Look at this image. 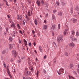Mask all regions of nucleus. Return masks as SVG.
<instances>
[{
  "instance_id": "1",
  "label": "nucleus",
  "mask_w": 79,
  "mask_h": 79,
  "mask_svg": "<svg viewBox=\"0 0 79 79\" xmlns=\"http://www.w3.org/2000/svg\"><path fill=\"white\" fill-rule=\"evenodd\" d=\"M63 71H64V69L63 68H61V69H60L58 71H57L59 75H60L61 74H62L63 73Z\"/></svg>"
},
{
  "instance_id": "2",
  "label": "nucleus",
  "mask_w": 79,
  "mask_h": 79,
  "mask_svg": "<svg viewBox=\"0 0 79 79\" xmlns=\"http://www.w3.org/2000/svg\"><path fill=\"white\" fill-rule=\"evenodd\" d=\"M57 41L58 42H63V37H59L57 38Z\"/></svg>"
},
{
  "instance_id": "3",
  "label": "nucleus",
  "mask_w": 79,
  "mask_h": 79,
  "mask_svg": "<svg viewBox=\"0 0 79 79\" xmlns=\"http://www.w3.org/2000/svg\"><path fill=\"white\" fill-rule=\"evenodd\" d=\"M12 55L14 56V57H16L17 55V54L16 53V51L15 50H13L12 51Z\"/></svg>"
},
{
  "instance_id": "4",
  "label": "nucleus",
  "mask_w": 79,
  "mask_h": 79,
  "mask_svg": "<svg viewBox=\"0 0 79 79\" xmlns=\"http://www.w3.org/2000/svg\"><path fill=\"white\" fill-rule=\"evenodd\" d=\"M68 32H69V31H68V28L65 29L64 32V35H65L66 34H68Z\"/></svg>"
},
{
  "instance_id": "5",
  "label": "nucleus",
  "mask_w": 79,
  "mask_h": 79,
  "mask_svg": "<svg viewBox=\"0 0 79 79\" xmlns=\"http://www.w3.org/2000/svg\"><path fill=\"white\" fill-rule=\"evenodd\" d=\"M56 25L55 24H53L52 25L51 27V29L52 30H55L56 29Z\"/></svg>"
},
{
  "instance_id": "6",
  "label": "nucleus",
  "mask_w": 79,
  "mask_h": 79,
  "mask_svg": "<svg viewBox=\"0 0 79 79\" xmlns=\"http://www.w3.org/2000/svg\"><path fill=\"white\" fill-rule=\"evenodd\" d=\"M17 32H16L15 31H13L12 33H11L10 34L13 37H15V35H16V34Z\"/></svg>"
},
{
  "instance_id": "7",
  "label": "nucleus",
  "mask_w": 79,
  "mask_h": 79,
  "mask_svg": "<svg viewBox=\"0 0 79 79\" xmlns=\"http://www.w3.org/2000/svg\"><path fill=\"white\" fill-rule=\"evenodd\" d=\"M7 73L9 75V76L10 77V78H11V74H10V70H9V69H8V67H7Z\"/></svg>"
},
{
  "instance_id": "8",
  "label": "nucleus",
  "mask_w": 79,
  "mask_h": 79,
  "mask_svg": "<svg viewBox=\"0 0 79 79\" xmlns=\"http://www.w3.org/2000/svg\"><path fill=\"white\" fill-rule=\"evenodd\" d=\"M72 21L73 23H75L77 22V19H76L73 18L72 19Z\"/></svg>"
},
{
  "instance_id": "9",
  "label": "nucleus",
  "mask_w": 79,
  "mask_h": 79,
  "mask_svg": "<svg viewBox=\"0 0 79 79\" xmlns=\"http://www.w3.org/2000/svg\"><path fill=\"white\" fill-rule=\"evenodd\" d=\"M69 45L71 46V47H74L75 45L73 43H71L69 44Z\"/></svg>"
},
{
  "instance_id": "10",
  "label": "nucleus",
  "mask_w": 79,
  "mask_h": 79,
  "mask_svg": "<svg viewBox=\"0 0 79 79\" xmlns=\"http://www.w3.org/2000/svg\"><path fill=\"white\" fill-rule=\"evenodd\" d=\"M17 19L18 20H21L22 19V15H18Z\"/></svg>"
},
{
  "instance_id": "11",
  "label": "nucleus",
  "mask_w": 79,
  "mask_h": 79,
  "mask_svg": "<svg viewBox=\"0 0 79 79\" xmlns=\"http://www.w3.org/2000/svg\"><path fill=\"white\" fill-rule=\"evenodd\" d=\"M12 27H13L14 29H15V28L16 27V26H15V23H12L10 28H11Z\"/></svg>"
},
{
  "instance_id": "12",
  "label": "nucleus",
  "mask_w": 79,
  "mask_h": 79,
  "mask_svg": "<svg viewBox=\"0 0 79 79\" xmlns=\"http://www.w3.org/2000/svg\"><path fill=\"white\" fill-rule=\"evenodd\" d=\"M47 27H48L47 25H44L43 27V28L44 29H47Z\"/></svg>"
},
{
  "instance_id": "13",
  "label": "nucleus",
  "mask_w": 79,
  "mask_h": 79,
  "mask_svg": "<svg viewBox=\"0 0 79 79\" xmlns=\"http://www.w3.org/2000/svg\"><path fill=\"white\" fill-rule=\"evenodd\" d=\"M52 18L53 20H56V18H55V16L53 14H52Z\"/></svg>"
},
{
  "instance_id": "14",
  "label": "nucleus",
  "mask_w": 79,
  "mask_h": 79,
  "mask_svg": "<svg viewBox=\"0 0 79 79\" xmlns=\"http://www.w3.org/2000/svg\"><path fill=\"white\" fill-rule=\"evenodd\" d=\"M73 36H72L70 37L71 40H72L73 41H75V40H77V39H76V38H73Z\"/></svg>"
},
{
  "instance_id": "15",
  "label": "nucleus",
  "mask_w": 79,
  "mask_h": 79,
  "mask_svg": "<svg viewBox=\"0 0 79 79\" xmlns=\"http://www.w3.org/2000/svg\"><path fill=\"white\" fill-rule=\"evenodd\" d=\"M36 3H37L38 6H40V2L39 0H37V1Z\"/></svg>"
},
{
  "instance_id": "16",
  "label": "nucleus",
  "mask_w": 79,
  "mask_h": 79,
  "mask_svg": "<svg viewBox=\"0 0 79 79\" xmlns=\"http://www.w3.org/2000/svg\"><path fill=\"white\" fill-rule=\"evenodd\" d=\"M71 33L72 34V36L74 37V34H75L74 31V30H72L71 31Z\"/></svg>"
},
{
  "instance_id": "17",
  "label": "nucleus",
  "mask_w": 79,
  "mask_h": 79,
  "mask_svg": "<svg viewBox=\"0 0 79 79\" xmlns=\"http://www.w3.org/2000/svg\"><path fill=\"white\" fill-rule=\"evenodd\" d=\"M30 60V59H28V63H29V68H31V67H32V65L31 64V63L29 62V60Z\"/></svg>"
},
{
  "instance_id": "18",
  "label": "nucleus",
  "mask_w": 79,
  "mask_h": 79,
  "mask_svg": "<svg viewBox=\"0 0 79 79\" xmlns=\"http://www.w3.org/2000/svg\"><path fill=\"white\" fill-rule=\"evenodd\" d=\"M34 23L35 25H37L38 23L37 21V19H35L34 20Z\"/></svg>"
},
{
  "instance_id": "19",
  "label": "nucleus",
  "mask_w": 79,
  "mask_h": 79,
  "mask_svg": "<svg viewBox=\"0 0 79 79\" xmlns=\"http://www.w3.org/2000/svg\"><path fill=\"white\" fill-rule=\"evenodd\" d=\"M9 49H10V50H11V49L13 48V46L11 44H10L9 45Z\"/></svg>"
},
{
  "instance_id": "20",
  "label": "nucleus",
  "mask_w": 79,
  "mask_h": 79,
  "mask_svg": "<svg viewBox=\"0 0 79 79\" xmlns=\"http://www.w3.org/2000/svg\"><path fill=\"white\" fill-rule=\"evenodd\" d=\"M24 44L25 45V46H26L27 45V41L25 39H24Z\"/></svg>"
},
{
  "instance_id": "21",
  "label": "nucleus",
  "mask_w": 79,
  "mask_h": 79,
  "mask_svg": "<svg viewBox=\"0 0 79 79\" xmlns=\"http://www.w3.org/2000/svg\"><path fill=\"white\" fill-rule=\"evenodd\" d=\"M69 79H75L72 76H70L69 75Z\"/></svg>"
},
{
  "instance_id": "22",
  "label": "nucleus",
  "mask_w": 79,
  "mask_h": 79,
  "mask_svg": "<svg viewBox=\"0 0 79 79\" xmlns=\"http://www.w3.org/2000/svg\"><path fill=\"white\" fill-rule=\"evenodd\" d=\"M76 35L77 37H79V32L78 31H77L76 33Z\"/></svg>"
},
{
  "instance_id": "23",
  "label": "nucleus",
  "mask_w": 79,
  "mask_h": 79,
  "mask_svg": "<svg viewBox=\"0 0 79 79\" xmlns=\"http://www.w3.org/2000/svg\"><path fill=\"white\" fill-rule=\"evenodd\" d=\"M39 48L40 52H42V47H41V46H39Z\"/></svg>"
},
{
  "instance_id": "24",
  "label": "nucleus",
  "mask_w": 79,
  "mask_h": 79,
  "mask_svg": "<svg viewBox=\"0 0 79 79\" xmlns=\"http://www.w3.org/2000/svg\"><path fill=\"white\" fill-rule=\"evenodd\" d=\"M76 11H79V7L78 6H77L76 8L75 9Z\"/></svg>"
},
{
  "instance_id": "25",
  "label": "nucleus",
  "mask_w": 79,
  "mask_h": 79,
  "mask_svg": "<svg viewBox=\"0 0 79 79\" xmlns=\"http://www.w3.org/2000/svg\"><path fill=\"white\" fill-rule=\"evenodd\" d=\"M6 3V5L7 6H8V2L6 0H3Z\"/></svg>"
},
{
  "instance_id": "26",
  "label": "nucleus",
  "mask_w": 79,
  "mask_h": 79,
  "mask_svg": "<svg viewBox=\"0 0 79 79\" xmlns=\"http://www.w3.org/2000/svg\"><path fill=\"white\" fill-rule=\"evenodd\" d=\"M9 39L10 42H12V40H13V38H12V37H10L9 38Z\"/></svg>"
},
{
  "instance_id": "27",
  "label": "nucleus",
  "mask_w": 79,
  "mask_h": 79,
  "mask_svg": "<svg viewBox=\"0 0 79 79\" xmlns=\"http://www.w3.org/2000/svg\"><path fill=\"white\" fill-rule=\"evenodd\" d=\"M58 15L59 16H62V12H60L58 13Z\"/></svg>"
},
{
  "instance_id": "28",
  "label": "nucleus",
  "mask_w": 79,
  "mask_h": 79,
  "mask_svg": "<svg viewBox=\"0 0 79 79\" xmlns=\"http://www.w3.org/2000/svg\"><path fill=\"white\" fill-rule=\"evenodd\" d=\"M27 2L28 4H29V3H31V1L30 0H27Z\"/></svg>"
},
{
  "instance_id": "29",
  "label": "nucleus",
  "mask_w": 79,
  "mask_h": 79,
  "mask_svg": "<svg viewBox=\"0 0 79 79\" xmlns=\"http://www.w3.org/2000/svg\"><path fill=\"white\" fill-rule=\"evenodd\" d=\"M65 55L66 56H68V53L67 52H65Z\"/></svg>"
},
{
  "instance_id": "30",
  "label": "nucleus",
  "mask_w": 79,
  "mask_h": 79,
  "mask_svg": "<svg viewBox=\"0 0 79 79\" xmlns=\"http://www.w3.org/2000/svg\"><path fill=\"white\" fill-rule=\"evenodd\" d=\"M17 27H18V29H20L21 28V27H20V25H19V24H17Z\"/></svg>"
},
{
  "instance_id": "31",
  "label": "nucleus",
  "mask_w": 79,
  "mask_h": 79,
  "mask_svg": "<svg viewBox=\"0 0 79 79\" xmlns=\"http://www.w3.org/2000/svg\"><path fill=\"white\" fill-rule=\"evenodd\" d=\"M2 53L3 54H5V53H6V51L5 50H3Z\"/></svg>"
},
{
  "instance_id": "32",
  "label": "nucleus",
  "mask_w": 79,
  "mask_h": 79,
  "mask_svg": "<svg viewBox=\"0 0 79 79\" xmlns=\"http://www.w3.org/2000/svg\"><path fill=\"white\" fill-rule=\"evenodd\" d=\"M26 17L27 20V21H29V17H28V16L27 15H26Z\"/></svg>"
},
{
  "instance_id": "33",
  "label": "nucleus",
  "mask_w": 79,
  "mask_h": 79,
  "mask_svg": "<svg viewBox=\"0 0 79 79\" xmlns=\"http://www.w3.org/2000/svg\"><path fill=\"white\" fill-rule=\"evenodd\" d=\"M28 16H31V13H30V12L28 11Z\"/></svg>"
},
{
  "instance_id": "34",
  "label": "nucleus",
  "mask_w": 79,
  "mask_h": 79,
  "mask_svg": "<svg viewBox=\"0 0 79 79\" xmlns=\"http://www.w3.org/2000/svg\"><path fill=\"white\" fill-rule=\"evenodd\" d=\"M57 11H56V10H54L53 11V13H56Z\"/></svg>"
},
{
  "instance_id": "35",
  "label": "nucleus",
  "mask_w": 79,
  "mask_h": 79,
  "mask_svg": "<svg viewBox=\"0 0 79 79\" xmlns=\"http://www.w3.org/2000/svg\"><path fill=\"white\" fill-rule=\"evenodd\" d=\"M70 68H71V69H73V65L72 64H70Z\"/></svg>"
},
{
  "instance_id": "36",
  "label": "nucleus",
  "mask_w": 79,
  "mask_h": 79,
  "mask_svg": "<svg viewBox=\"0 0 79 79\" xmlns=\"http://www.w3.org/2000/svg\"><path fill=\"white\" fill-rule=\"evenodd\" d=\"M61 27V26L60 25V24H59L58 25V29H60V27Z\"/></svg>"
},
{
  "instance_id": "37",
  "label": "nucleus",
  "mask_w": 79,
  "mask_h": 79,
  "mask_svg": "<svg viewBox=\"0 0 79 79\" xmlns=\"http://www.w3.org/2000/svg\"><path fill=\"white\" fill-rule=\"evenodd\" d=\"M6 32H8V27H6Z\"/></svg>"
},
{
  "instance_id": "38",
  "label": "nucleus",
  "mask_w": 79,
  "mask_h": 79,
  "mask_svg": "<svg viewBox=\"0 0 79 79\" xmlns=\"http://www.w3.org/2000/svg\"><path fill=\"white\" fill-rule=\"evenodd\" d=\"M60 3H59V2L57 1L56 2V5H57L58 6H59V5Z\"/></svg>"
},
{
  "instance_id": "39",
  "label": "nucleus",
  "mask_w": 79,
  "mask_h": 79,
  "mask_svg": "<svg viewBox=\"0 0 79 79\" xmlns=\"http://www.w3.org/2000/svg\"><path fill=\"white\" fill-rule=\"evenodd\" d=\"M28 45H29V46H30V47H31V45H32V44L31 43H29L28 44Z\"/></svg>"
},
{
  "instance_id": "40",
  "label": "nucleus",
  "mask_w": 79,
  "mask_h": 79,
  "mask_svg": "<svg viewBox=\"0 0 79 79\" xmlns=\"http://www.w3.org/2000/svg\"><path fill=\"white\" fill-rule=\"evenodd\" d=\"M41 2L42 4H44V2L43 1V0H41Z\"/></svg>"
},
{
  "instance_id": "41",
  "label": "nucleus",
  "mask_w": 79,
  "mask_h": 79,
  "mask_svg": "<svg viewBox=\"0 0 79 79\" xmlns=\"http://www.w3.org/2000/svg\"><path fill=\"white\" fill-rule=\"evenodd\" d=\"M9 22L10 23H12V20H11V19H9Z\"/></svg>"
},
{
  "instance_id": "42",
  "label": "nucleus",
  "mask_w": 79,
  "mask_h": 79,
  "mask_svg": "<svg viewBox=\"0 0 79 79\" xmlns=\"http://www.w3.org/2000/svg\"><path fill=\"white\" fill-rule=\"evenodd\" d=\"M36 74H37V77H38V76L39 75V71H37Z\"/></svg>"
},
{
  "instance_id": "43",
  "label": "nucleus",
  "mask_w": 79,
  "mask_h": 79,
  "mask_svg": "<svg viewBox=\"0 0 79 79\" xmlns=\"http://www.w3.org/2000/svg\"><path fill=\"white\" fill-rule=\"evenodd\" d=\"M21 61V60H18V62L19 63H20Z\"/></svg>"
},
{
  "instance_id": "44",
  "label": "nucleus",
  "mask_w": 79,
  "mask_h": 79,
  "mask_svg": "<svg viewBox=\"0 0 79 79\" xmlns=\"http://www.w3.org/2000/svg\"><path fill=\"white\" fill-rule=\"evenodd\" d=\"M32 34H35V31H34V30H32Z\"/></svg>"
},
{
  "instance_id": "45",
  "label": "nucleus",
  "mask_w": 79,
  "mask_h": 79,
  "mask_svg": "<svg viewBox=\"0 0 79 79\" xmlns=\"http://www.w3.org/2000/svg\"><path fill=\"white\" fill-rule=\"evenodd\" d=\"M33 45L34 46H35V45H36V43H35V42H34V43H33Z\"/></svg>"
},
{
  "instance_id": "46",
  "label": "nucleus",
  "mask_w": 79,
  "mask_h": 79,
  "mask_svg": "<svg viewBox=\"0 0 79 79\" xmlns=\"http://www.w3.org/2000/svg\"><path fill=\"white\" fill-rule=\"evenodd\" d=\"M6 65L5 64V63H4V67H5V68L6 67Z\"/></svg>"
},
{
  "instance_id": "47",
  "label": "nucleus",
  "mask_w": 79,
  "mask_h": 79,
  "mask_svg": "<svg viewBox=\"0 0 79 79\" xmlns=\"http://www.w3.org/2000/svg\"><path fill=\"white\" fill-rule=\"evenodd\" d=\"M53 44H54V45H55V46H56V43H55V42H54Z\"/></svg>"
},
{
  "instance_id": "48",
  "label": "nucleus",
  "mask_w": 79,
  "mask_h": 79,
  "mask_svg": "<svg viewBox=\"0 0 79 79\" xmlns=\"http://www.w3.org/2000/svg\"><path fill=\"white\" fill-rule=\"evenodd\" d=\"M62 64L63 65H64V64H65L64 62H62Z\"/></svg>"
},
{
  "instance_id": "49",
  "label": "nucleus",
  "mask_w": 79,
  "mask_h": 79,
  "mask_svg": "<svg viewBox=\"0 0 79 79\" xmlns=\"http://www.w3.org/2000/svg\"><path fill=\"white\" fill-rule=\"evenodd\" d=\"M52 36H54L55 35V33H54V32H52Z\"/></svg>"
},
{
  "instance_id": "50",
  "label": "nucleus",
  "mask_w": 79,
  "mask_h": 79,
  "mask_svg": "<svg viewBox=\"0 0 79 79\" xmlns=\"http://www.w3.org/2000/svg\"><path fill=\"white\" fill-rule=\"evenodd\" d=\"M47 57V55H45L44 57V59H45Z\"/></svg>"
},
{
  "instance_id": "51",
  "label": "nucleus",
  "mask_w": 79,
  "mask_h": 79,
  "mask_svg": "<svg viewBox=\"0 0 79 79\" xmlns=\"http://www.w3.org/2000/svg\"><path fill=\"white\" fill-rule=\"evenodd\" d=\"M19 31L20 32L21 34H23V33L22 32V31H21L20 30V31Z\"/></svg>"
},
{
  "instance_id": "52",
  "label": "nucleus",
  "mask_w": 79,
  "mask_h": 79,
  "mask_svg": "<svg viewBox=\"0 0 79 79\" xmlns=\"http://www.w3.org/2000/svg\"><path fill=\"white\" fill-rule=\"evenodd\" d=\"M19 44H21V40H19Z\"/></svg>"
},
{
  "instance_id": "53",
  "label": "nucleus",
  "mask_w": 79,
  "mask_h": 79,
  "mask_svg": "<svg viewBox=\"0 0 79 79\" xmlns=\"http://www.w3.org/2000/svg\"><path fill=\"white\" fill-rule=\"evenodd\" d=\"M26 74L27 75V74H28V72L27 71V72H26Z\"/></svg>"
},
{
  "instance_id": "54",
  "label": "nucleus",
  "mask_w": 79,
  "mask_h": 79,
  "mask_svg": "<svg viewBox=\"0 0 79 79\" xmlns=\"http://www.w3.org/2000/svg\"><path fill=\"white\" fill-rule=\"evenodd\" d=\"M26 79H31L30 77H28L26 78Z\"/></svg>"
},
{
  "instance_id": "55",
  "label": "nucleus",
  "mask_w": 79,
  "mask_h": 79,
  "mask_svg": "<svg viewBox=\"0 0 79 79\" xmlns=\"http://www.w3.org/2000/svg\"><path fill=\"white\" fill-rule=\"evenodd\" d=\"M62 5H64L65 4V3H64L63 2H62Z\"/></svg>"
},
{
  "instance_id": "56",
  "label": "nucleus",
  "mask_w": 79,
  "mask_h": 79,
  "mask_svg": "<svg viewBox=\"0 0 79 79\" xmlns=\"http://www.w3.org/2000/svg\"><path fill=\"white\" fill-rule=\"evenodd\" d=\"M71 13L72 14L73 13V10H71Z\"/></svg>"
},
{
  "instance_id": "57",
  "label": "nucleus",
  "mask_w": 79,
  "mask_h": 79,
  "mask_svg": "<svg viewBox=\"0 0 79 79\" xmlns=\"http://www.w3.org/2000/svg\"><path fill=\"white\" fill-rule=\"evenodd\" d=\"M44 23H47V22L46 21V20H44Z\"/></svg>"
},
{
  "instance_id": "58",
  "label": "nucleus",
  "mask_w": 79,
  "mask_h": 79,
  "mask_svg": "<svg viewBox=\"0 0 79 79\" xmlns=\"http://www.w3.org/2000/svg\"><path fill=\"white\" fill-rule=\"evenodd\" d=\"M38 59L37 58H36V62H37V60H38Z\"/></svg>"
},
{
  "instance_id": "59",
  "label": "nucleus",
  "mask_w": 79,
  "mask_h": 79,
  "mask_svg": "<svg viewBox=\"0 0 79 79\" xmlns=\"http://www.w3.org/2000/svg\"><path fill=\"white\" fill-rule=\"evenodd\" d=\"M77 72H78V73L79 74V69H78L77 70Z\"/></svg>"
},
{
  "instance_id": "60",
  "label": "nucleus",
  "mask_w": 79,
  "mask_h": 79,
  "mask_svg": "<svg viewBox=\"0 0 79 79\" xmlns=\"http://www.w3.org/2000/svg\"><path fill=\"white\" fill-rule=\"evenodd\" d=\"M7 17L8 18H10V16H9V15H7Z\"/></svg>"
},
{
  "instance_id": "61",
  "label": "nucleus",
  "mask_w": 79,
  "mask_h": 79,
  "mask_svg": "<svg viewBox=\"0 0 79 79\" xmlns=\"http://www.w3.org/2000/svg\"><path fill=\"white\" fill-rule=\"evenodd\" d=\"M23 24H25V22H24V21H23Z\"/></svg>"
},
{
  "instance_id": "62",
  "label": "nucleus",
  "mask_w": 79,
  "mask_h": 79,
  "mask_svg": "<svg viewBox=\"0 0 79 79\" xmlns=\"http://www.w3.org/2000/svg\"><path fill=\"white\" fill-rule=\"evenodd\" d=\"M16 0H14V3H15L16 2Z\"/></svg>"
},
{
  "instance_id": "63",
  "label": "nucleus",
  "mask_w": 79,
  "mask_h": 79,
  "mask_svg": "<svg viewBox=\"0 0 79 79\" xmlns=\"http://www.w3.org/2000/svg\"><path fill=\"white\" fill-rule=\"evenodd\" d=\"M33 35H34L33 36V37H35V34H34Z\"/></svg>"
},
{
  "instance_id": "64",
  "label": "nucleus",
  "mask_w": 79,
  "mask_h": 79,
  "mask_svg": "<svg viewBox=\"0 0 79 79\" xmlns=\"http://www.w3.org/2000/svg\"><path fill=\"white\" fill-rule=\"evenodd\" d=\"M0 30H2V27L0 26Z\"/></svg>"
}]
</instances>
